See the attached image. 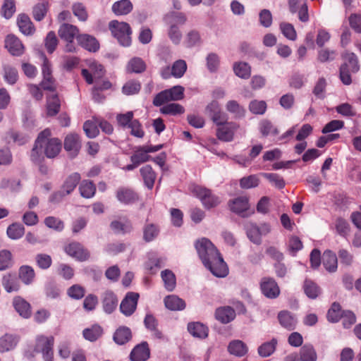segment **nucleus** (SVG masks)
I'll use <instances>...</instances> for the list:
<instances>
[{
  "instance_id": "28",
  "label": "nucleus",
  "mask_w": 361,
  "mask_h": 361,
  "mask_svg": "<svg viewBox=\"0 0 361 361\" xmlns=\"http://www.w3.org/2000/svg\"><path fill=\"white\" fill-rule=\"evenodd\" d=\"M280 324L288 331L294 330L296 327L298 319L294 314L288 311H281L278 314Z\"/></svg>"
},
{
  "instance_id": "39",
  "label": "nucleus",
  "mask_w": 361,
  "mask_h": 361,
  "mask_svg": "<svg viewBox=\"0 0 361 361\" xmlns=\"http://www.w3.org/2000/svg\"><path fill=\"white\" fill-rule=\"evenodd\" d=\"M140 174L143 178L145 185L152 189L156 179V174L150 165H145L140 169Z\"/></svg>"
},
{
  "instance_id": "16",
  "label": "nucleus",
  "mask_w": 361,
  "mask_h": 361,
  "mask_svg": "<svg viewBox=\"0 0 361 361\" xmlns=\"http://www.w3.org/2000/svg\"><path fill=\"white\" fill-rule=\"evenodd\" d=\"M81 148L80 137L78 134L70 133L65 137L64 149L71 157H75Z\"/></svg>"
},
{
  "instance_id": "4",
  "label": "nucleus",
  "mask_w": 361,
  "mask_h": 361,
  "mask_svg": "<svg viewBox=\"0 0 361 361\" xmlns=\"http://www.w3.org/2000/svg\"><path fill=\"white\" fill-rule=\"evenodd\" d=\"M360 70L357 56L354 53H347L344 56V63L341 66L339 75L341 82L349 85L352 82L351 73Z\"/></svg>"
},
{
  "instance_id": "34",
  "label": "nucleus",
  "mask_w": 361,
  "mask_h": 361,
  "mask_svg": "<svg viewBox=\"0 0 361 361\" xmlns=\"http://www.w3.org/2000/svg\"><path fill=\"white\" fill-rule=\"evenodd\" d=\"M247 345L240 340L231 341L228 346V351L230 354L237 357H243L247 353Z\"/></svg>"
},
{
  "instance_id": "11",
  "label": "nucleus",
  "mask_w": 361,
  "mask_h": 361,
  "mask_svg": "<svg viewBox=\"0 0 361 361\" xmlns=\"http://www.w3.org/2000/svg\"><path fill=\"white\" fill-rule=\"evenodd\" d=\"M139 297V294L134 292H128L126 295L120 305V310L125 316H131L135 312Z\"/></svg>"
},
{
  "instance_id": "51",
  "label": "nucleus",
  "mask_w": 361,
  "mask_h": 361,
  "mask_svg": "<svg viewBox=\"0 0 361 361\" xmlns=\"http://www.w3.org/2000/svg\"><path fill=\"white\" fill-rule=\"evenodd\" d=\"M82 334L86 340L94 341L102 336V329L99 325H93L90 328L84 329Z\"/></svg>"
},
{
  "instance_id": "21",
  "label": "nucleus",
  "mask_w": 361,
  "mask_h": 361,
  "mask_svg": "<svg viewBox=\"0 0 361 361\" xmlns=\"http://www.w3.org/2000/svg\"><path fill=\"white\" fill-rule=\"evenodd\" d=\"M5 47L13 56H20L24 52V46L21 41L13 35H8L5 40Z\"/></svg>"
},
{
  "instance_id": "38",
  "label": "nucleus",
  "mask_w": 361,
  "mask_h": 361,
  "mask_svg": "<svg viewBox=\"0 0 361 361\" xmlns=\"http://www.w3.org/2000/svg\"><path fill=\"white\" fill-rule=\"evenodd\" d=\"M81 179V176L78 173H73L71 174L66 179L61 190L67 195L71 194L76 188Z\"/></svg>"
},
{
  "instance_id": "60",
  "label": "nucleus",
  "mask_w": 361,
  "mask_h": 361,
  "mask_svg": "<svg viewBox=\"0 0 361 361\" xmlns=\"http://www.w3.org/2000/svg\"><path fill=\"white\" fill-rule=\"evenodd\" d=\"M13 265L12 254L7 250L0 251V271L6 270Z\"/></svg>"
},
{
  "instance_id": "43",
  "label": "nucleus",
  "mask_w": 361,
  "mask_h": 361,
  "mask_svg": "<svg viewBox=\"0 0 361 361\" xmlns=\"http://www.w3.org/2000/svg\"><path fill=\"white\" fill-rule=\"evenodd\" d=\"M131 337V331L126 326L119 327L114 334V341L119 345L126 343L130 340Z\"/></svg>"
},
{
  "instance_id": "23",
  "label": "nucleus",
  "mask_w": 361,
  "mask_h": 361,
  "mask_svg": "<svg viewBox=\"0 0 361 361\" xmlns=\"http://www.w3.org/2000/svg\"><path fill=\"white\" fill-rule=\"evenodd\" d=\"M18 277L21 283L25 286H30L35 280L36 274L35 269L31 266L22 265L18 268Z\"/></svg>"
},
{
  "instance_id": "30",
  "label": "nucleus",
  "mask_w": 361,
  "mask_h": 361,
  "mask_svg": "<svg viewBox=\"0 0 361 361\" xmlns=\"http://www.w3.org/2000/svg\"><path fill=\"white\" fill-rule=\"evenodd\" d=\"M110 228L115 233L118 234L128 233L133 229L131 221L126 218H123L122 220H114L111 221Z\"/></svg>"
},
{
  "instance_id": "41",
  "label": "nucleus",
  "mask_w": 361,
  "mask_h": 361,
  "mask_svg": "<svg viewBox=\"0 0 361 361\" xmlns=\"http://www.w3.org/2000/svg\"><path fill=\"white\" fill-rule=\"evenodd\" d=\"M150 158L151 157L148 155V152L145 147L140 146L135 149L133 154L130 157V161L139 166L140 164L149 161Z\"/></svg>"
},
{
  "instance_id": "55",
  "label": "nucleus",
  "mask_w": 361,
  "mask_h": 361,
  "mask_svg": "<svg viewBox=\"0 0 361 361\" xmlns=\"http://www.w3.org/2000/svg\"><path fill=\"white\" fill-rule=\"evenodd\" d=\"M259 130L264 136L267 135H276L279 134V130L272 123L268 120H263L259 123Z\"/></svg>"
},
{
  "instance_id": "36",
  "label": "nucleus",
  "mask_w": 361,
  "mask_h": 361,
  "mask_svg": "<svg viewBox=\"0 0 361 361\" xmlns=\"http://www.w3.org/2000/svg\"><path fill=\"white\" fill-rule=\"evenodd\" d=\"M164 304L167 309L172 311L183 310L185 307V301L175 295L166 296Z\"/></svg>"
},
{
  "instance_id": "24",
  "label": "nucleus",
  "mask_w": 361,
  "mask_h": 361,
  "mask_svg": "<svg viewBox=\"0 0 361 361\" xmlns=\"http://www.w3.org/2000/svg\"><path fill=\"white\" fill-rule=\"evenodd\" d=\"M235 311L230 306L219 307L215 311V318L222 324H228L235 318Z\"/></svg>"
},
{
  "instance_id": "32",
  "label": "nucleus",
  "mask_w": 361,
  "mask_h": 361,
  "mask_svg": "<svg viewBox=\"0 0 361 361\" xmlns=\"http://www.w3.org/2000/svg\"><path fill=\"white\" fill-rule=\"evenodd\" d=\"M202 43L201 35L197 30L192 29L189 30L184 38L183 45L186 48H192L200 46Z\"/></svg>"
},
{
  "instance_id": "18",
  "label": "nucleus",
  "mask_w": 361,
  "mask_h": 361,
  "mask_svg": "<svg viewBox=\"0 0 361 361\" xmlns=\"http://www.w3.org/2000/svg\"><path fill=\"white\" fill-rule=\"evenodd\" d=\"M116 196L121 203L125 204H133L139 199L138 195L133 190L125 187L118 188Z\"/></svg>"
},
{
  "instance_id": "63",
  "label": "nucleus",
  "mask_w": 361,
  "mask_h": 361,
  "mask_svg": "<svg viewBox=\"0 0 361 361\" xmlns=\"http://www.w3.org/2000/svg\"><path fill=\"white\" fill-rule=\"evenodd\" d=\"M35 262L39 268L42 269H49L52 264V259L50 255L39 253L35 256Z\"/></svg>"
},
{
  "instance_id": "15",
  "label": "nucleus",
  "mask_w": 361,
  "mask_h": 361,
  "mask_svg": "<svg viewBox=\"0 0 361 361\" xmlns=\"http://www.w3.org/2000/svg\"><path fill=\"white\" fill-rule=\"evenodd\" d=\"M1 285L7 293L18 292L21 288V282L18 276L13 272L4 274L1 279Z\"/></svg>"
},
{
  "instance_id": "7",
  "label": "nucleus",
  "mask_w": 361,
  "mask_h": 361,
  "mask_svg": "<svg viewBox=\"0 0 361 361\" xmlns=\"http://www.w3.org/2000/svg\"><path fill=\"white\" fill-rule=\"evenodd\" d=\"M184 87L180 85L163 90L154 97L153 104L155 106H160L169 101L181 100L184 97Z\"/></svg>"
},
{
  "instance_id": "6",
  "label": "nucleus",
  "mask_w": 361,
  "mask_h": 361,
  "mask_svg": "<svg viewBox=\"0 0 361 361\" xmlns=\"http://www.w3.org/2000/svg\"><path fill=\"white\" fill-rule=\"evenodd\" d=\"M191 190L193 195L200 200L202 205L207 209L216 207L221 202L219 197L214 194L209 189L200 185H193Z\"/></svg>"
},
{
  "instance_id": "46",
  "label": "nucleus",
  "mask_w": 361,
  "mask_h": 361,
  "mask_svg": "<svg viewBox=\"0 0 361 361\" xmlns=\"http://www.w3.org/2000/svg\"><path fill=\"white\" fill-rule=\"evenodd\" d=\"M159 233V228L154 224H147L143 228V239L145 242L154 240Z\"/></svg>"
},
{
  "instance_id": "22",
  "label": "nucleus",
  "mask_w": 361,
  "mask_h": 361,
  "mask_svg": "<svg viewBox=\"0 0 361 361\" xmlns=\"http://www.w3.org/2000/svg\"><path fill=\"white\" fill-rule=\"evenodd\" d=\"M77 41L82 48L90 52H95L99 48V44L97 39L87 34L78 35Z\"/></svg>"
},
{
  "instance_id": "42",
  "label": "nucleus",
  "mask_w": 361,
  "mask_h": 361,
  "mask_svg": "<svg viewBox=\"0 0 361 361\" xmlns=\"http://www.w3.org/2000/svg\"><path fill=\"white\" fill-rule=\"evenodd\" d=\"M61 108V102L56 94L47 97V114L49 116L56 115Z\"/></svg>"
},
{
  "instance_id": "19",
  "label": "nucleus",
  "mask_w": 361,
  "mask_h": 361,
  "mask_svg": "<svg viewBox=\"0 0 361 361\" xmlns=\"http://www.w3.org/2000/svg\"><path fill=\"white\" fill-rule=\"evenodd\" d=\"M238 128V125L235 123H227L216 130L217 137L224 142H230L233 140L235 131Z\"/></svg>"
},
{
  "instance_id": "44",
  "label": "nucleus",
  "mask_w": 361,
  "mask_h": 361,
  "mask_svg": "<svg viewBox=\"0 0 361 361\" xmlns=\"http://www.w3.org/2000/svg\"><path fill=\"white\" fill-rule=\"evenodd\" d=\"M80 195L84 198H92L96 192V186L92 181L83 180L79 185Z\"/></svg>"
},
{
  "instance_id": "9",
  "label": "nucleus",
  "mask_w": 361,
  "mask_h": 361,
  "mask_svg": "<svg viewBox=\"0 0 361 361\" xmlns=\"http://www.w3.org/2000/svg\"><path fill=\"white\" fill-rule=\"evenodd\" d=\"M53 345V336L46 337L44 336H39L37 338L35 349L37 351L42 352L44 361H52Z\"/></svg>"
},
{
  "instance_id": "26",
  "label": "nucleus",
  "mask_w": 361,
  "mask_h": 361,
  "mask_svg": "<svg viewBox=\"0 0 361 361\" xmlns=\"http://www.w3.org/2000/svg\"><path fill=\"white\" fill-rule=\"evenodd\" d=\"M17 25L20 31L25 35H32L35 33V26L30 17L25 13L18 15Z\"/></svg>"
},
{
  "instance_id": "2",
  "label": "nucleus",
  "mask_w": 361,
  "mask_h": 361,
  "mask_svg": "<svg viewBox=\"0 0 361 361\" xmlns=\"http://www.w3.org/2000/svg\"><path fill=\"white\" fill-rule=\"evenodd\" d=\"M51 131L45 129L42 131L32 149L31 159L35 163H40L44 153L48 158H54L61 151V142L58 138H49Z\"/></svg>"
},
{
  "instance_id": "45",
  "label": "nucleus",
  "mask_w": 361,
  "mask_h": 361,
  "mask_svg": "<svg viewBox=\"0 0 361 361\" xmlns=\"http://www.w3.org/2000/svg\"><path fill=\"white\" fill-rule=\"evenodd\" d=\"M278 341L276 338H272L270 341L262 343L258 348V353L261 357H267L272 355L276 348Z\"/></svg>"
},
{
  "instance_id": "53",
  "label": "nucleus",
  "mask_w": 361,
  "mask_h": 361,
  "mask_svg": "<svg viewBox=\"0 0 361 361\" xmlns=\"http://www.w3.org/2000/svg\"><path fill=\"white\" fill-rule=\"evenodd\" d=\"M233 71L236 75L241 78L247 79L250 75V66L244 62L235 63Z\"/></svg>"
},
{
  "instance_id": "3",
  "label": "nucleus",
  "mask_w": 361,
  "mask_h": 361,
  "mask_svg": "<svg viewBox=\"0 0 361 361\" xmlns=\"http://www.w3.org/2000/svg\"><path fill=\"white\" fill-rule=\"evenodd\" d=\"M187 20L188 18L183 12L171 11L164 17V21L168 27V37L175 45L181 42L183 33L180 27L184 25Z\"/></svg>"
},
{
  "instance_id": "1",
  "label": "nucleus",
  "mask_w": 361,
  "mask_h": 361,
  "mask_svg": "<svg viewBox=\"0 0 361 361\" xmlns=\"http://www.w3.org/2000/svg\"><path fill=\"white\" fill-rule=\"evenodd\" d=\"M195 246L202 264L214 276L223 278L228 275V269L226 262L209 239L202 238L196 241Z\"/></svg>"
},
{
  "instance_id": "31",
  "label": "nucleus",
  "mask_w": 361,
  "mask_h": 361,
  "mask_svg": "<svg viewBox=\"0 0 361 361\" xmlns=\"http://www.w3.org/2000/svg\"><path fill=\"white\" fill-rule=\"evenodd\" d=\"M18 341L19 337L16 335L6 334L0 338V352L4 353L13 350Z\"/></svg>"
},
{
  "instance_id": "50",
  "label": "nucleus",
  "mask_w": 361,
  "mask_h": 361,
  "mask_svg": "<svg viewBox=\"0 0 361 361\" xmlns=\"http://www.w3.org/2000/svg\"><path fill=\"white\" fill-rule=\"evenodd\" d=\"M160 111L163 114L176 116L182 114L185 112L183 106L177 103H170L163 106L160 109Z\"/></svg>"
},
{
  "instance_id": "29",
  "label": "nucleus",
  "mask_w": 361,
  "mask_h": 361,
  "mask_svg": "<svg viewBox=\"0 0 361 361\" xmlns=\"http://www.w3.org/2000/svg\"><path fill=\"white\" fill-rule=\"evenodd\" d=\"M145 326L152 332V336L157 339L162 340L164 336L161 331L158 329V321L151 314H146L144 319Z\"/></svg>"
},
{
  "instance_id": "49",
  "label": "nucleus",
  "mask_w": 361,
  "mask_h": 361,
  "mask_svg": "<svg viewBox=\"0 0 361 361\" xmlns=\"http://www.w3.org/2000/svg\"><path fill=\"white\" fill-rule=\"evenodd\" d=\"M161 276L164 283L165 288L169 291H172L175 288L176 284L174 274L171 270L166 269L161 271Z\"/></svg>"
},
{
  "instance_id": "33",
  "label": "nucleus",
  "mask_w": 361,
  "mask_h": 361,
  "mask_svg": "<svg viewBox=\"0 0 361 361\" xmlns=\"http://www.w3.org/2000/svg\"><path fill=\"white\" fill-rule=\"evenodd\" d=\"M322 260L324 268L329 272H334L338 267V259L335 253L330 250L325 251Z\"/></svg>"
},
{
  "instance_id": "25",
  "label": "nucleus",
  "mask_w": 361,
  "mask_h": 361,
  "mask_svg": "<svg viewBox=\"0 0 361 361\" xmlns=\"http://www.w3.org/2000/svg\"><path fill=\"white\" fill-rule=\"evenodd\" d=\"M78 32L79 30L76 26L68 23L62 24L59 30V37L67 42H73L74 38H77L79 35Z\"/></svg>"
},
{
  "instance_id": "10",
  "label": "nucleus",
  "mask_w": 361,
  "mask_h": 361,
  "mask_svg": "<svg viewBox=\"0 0 361 361\" xmlns=\"http://www.w3.org/2000/svg\"><path fill=\"white\" fill-rule=\"evenodd\" d=\"M228 206L233 212L243 217H247L255 212L254 210L248 212L250 204L247 197H238L230 200Z\"/></svg>"
},
{
  "instance_id": "56",
  "label": "nucleus",
  "mask_w": 361,
  "mask_h": 361,
  "mask_svg": "<svg viewBox=\"0 0 361 361\" xmlns=\"http://www.w3.org/2000/svg\"><path fill=\"white\" fill-rule=\"evenodd\" d=\"M300 355L302 361H315L316 354L312 345H304L300 349Z\"/></svg>"
},
{
  "instance_id": "64",
  "label": "nucleus",
  "mask_w": 361,
  "mask_h": 361,
  "mask_svg": "<svg viewBox=\"0 0 361 361\" xmlns=\"http://www.w3.org/2000/svg\"><path fill=\"white\" fill-rule=\"evenodd\" d=\"M58 42L59 40L55 32L54 31H50L47 34L44 40L45 47L49 54H52L55 51L58 45Z\"/></svg>"
},
{
  "instance_id": "14",
  "label": "nucleus",
  "mask_w": 361,
  "mask_h": 361,
  "mask_svg": "<svg viewBox=\"0 0 361 361\" xmlns=\"http://www.w3.org/2000/svg\"><path fill=\"white\" fill-rule=\"evenodd\" d=\"M42 70L43 75V80L41 82L42 87L45 90L55 91L56 84L51 75V63L45 56L44 58Z\"/></svg>"
},
{
  "instance_id": "12",
  "label": "nucleus",
  "mask_w": 361,
  "mask_h": 361,
  "mask_svg": "<svg viewBox=\"0 0 361 361\" xmlns=\"http://www.w3.org/2000/svg\"><path fill=\"white\" fill-rule=\"evenodd\" d=\"M260 288L263 295L267 298H276L280 294V289L275 280L270 277H264L260 282Z\"/></svg>"
},
{
  "instance_id": "35",
  "label": "nucleus",
  "mask_w": 361,
  "mask_h": 361,
  "mask_svg": "<svg viewBox=\"0 0 361 361\" xmlns=\"http://www.w3.org/2000/svg\"><path fill=\"white\" fill-rule=\"evenodd\" d=\"M15 310L23 318H29L31 315L30 305L20 297H16L13 302Z\"/></svg>"
},
{
  "instance_id": "48",
  "label": "nucleus",
  "mask_w": 361,
  "mask_h": 361,
  "mask_svg": "<svg viewBox=\"0 0 361 361\" xmlns=\"http://www.w3.org/2000/svg\"><path fill=\"white\" fill-rule=\"evenodd\" d=\"M6 233L9 238L18 240L24 235L25 228L19 223H13L8 227Z\"/></svg>"
},
{
  "instance_id": "47",
  "label": "nucleus",
  "mask_w": 361,
  "mask_h": 361,
  "mask_svg": "<svg viewBox=\"0 0 361 361\" xmlns=\"http://www.w3.org/2000/svg\"><path fill=\"white\" fill-rule=\"evenodd\" d=\"M98 126V118H93L92 120H88L85 122L83 130L88 137L94 138L99 134Z\"/></svg>"
},
{
  "instance_id": "62",
  "label": "nucleus",
  "mask_w": 361,
  "mask_h": 361,
  "mask_svg": "<svg viewBox=\"0 0 361 361\" xmlns=\"http://www.w3.org/2000/svg\"><path fill=\"white\" fill-rule=\"evenodd\" d=\"M335 227L337 233L343 237H347L350 233V225L348 222L342 218H338L335 222Z\"/></svg>"
},
{
  "instance_id": "52",
  "label": "nucleus",
  "mask_w": 361,
  "mask_h": 361,
  "mask_svg": "<svg viewBox=\"0 0 361 361\" xmlns=\"http://www.w3.org/2000/svg\"><path fill=\"white\" fill-rule=\"evenodd\" d=\"M141 89V84L135 80H130L126 82L123 87L122 92L126 95H133L137 94Z\"/></svg>"
},
{
  "instance_id": "40",
  "label": "nucleus",
  "mask_w": 361,
  "mask_h": 361,
  "mask_svg": "<svg viewBox=\"0 0 361 361\" xmlns=\"http://www.w3.org/2000/svg\"><path fill=\"white\" fill-rule=\"evenodd\" d=\"M188 330L195 337L204 338L208 336V329L200 322L189 323Z\"/></svg>"
},
{
  "instance_id": "59",
  "label": "nucleus",
  "mask_w": 361,
  "mask_h": 361,
  "mask_svg": "<svg viewBox=\"0 0 361 361\" xmlns=\"http://www.w3.org/2000/svg\"><path fill=\"white\" fill-rule=\"evenodd\" d=\"M342 311L340 304L334 302L327 313L328 320L331 322H338L341 318Z\"/></svg>"
},
{
  "instance_id": "57",
  "label": "nucleus",
  "mask_w": 361,
  "mask_h": 361,
  "mask_svg": "<svg viewBox=\"0 0 361 361\" xmlns=\"http://www.w3.org/2000/svg\"><path fill=\"white\" fill-rule=\"evenodd\" d=\"M226 108L228 111L235 114V116L237 118H242L245 116V109L235 100L228 101Z\"/></svg>"
},
{
  "instance_id": "5",
  "label": "nucleus",
  "mask_w": 361,
  "mask_h": 361,
  "mask_svg": "<svg viewBox=\"0 0 361 361\" xmlns=\"http://www.w3.org/2000/svg\"><path fill=\"white\" fill-rule=\"evenodd\" d=\"M109 27L112 35L122 46L128 47L130 45L132 31L128 23L111 20L109 23Z\"/></svg>"
},
{
  "instance_id": "13",
  "label": "nucleus",
  "mask_w": 361,
  "mask_h": 361,
  "mask_svg": "<svg viewBox=\"0 0 361 361\" xmlns=\"http://www.w3.org/2000/svg\"><path fill=\"white\" fill-rule=\"evenodd\" d=\"M65 252L71 257L75 258L78 261H85L90 257V253L82 244L78 242L69 243L65 247Z\"/></svg>"
},
{
  "instance_id": "17",
  "label": "nucleus",
  "mask_w": 361,
  "mask_h": 361,
  "mask_svg": "<svg viewBox=\"0 0 361 361\" xmlns=\"http://www.w3.org/2000/svg\"><path fill=\"white\" fill-rule=\"evenodd\" d=\"M211 119L219 127L227 123V116L221 111L219 105L216 102H212L207 106Z\"/></svg>"
},
{
  "instance_id": "20",
  "label": "nucleus",
  "mask_w": 361,
  "mask_h": 361,
  "mask_svg": "<svg viewBox=\"0 0 361 361\" xmlns=\"http://www.w3.org/2000/svg\"><path fill=\"white\" fill-rule=\"evenodd\" d=\"M149 357L150 350L146 341L137 345L130 354V358L132 361H146Z\"/></svg>"
},
{
  "instance_id": "58",
  "label": "nucleus",
  "mask_w": 361,
  "mask_h": 361,
  "mask_svg": "<svg viewBox=\"0 0 361 361\" xmlns=\"http://www.w3.org/2000/svg\"><path fill=\"white\" fill-rule=\"evenodd\" d=\"M337 55L336 51L323 48L317 51V60L322 63L330 62L334 61Z\"/></svg>"
},
{
  "instance_id": "37",
  "label": "nucleus",
  "mask_w": 361,
  "mask_h": 361,
  "mask_svg": "<svg viewBox=\"0 0 361 361\" xmlns=\"http://www.w3.org/2000/svg\"><path fill=\"white\" fill-rule=\"evenodd\" d=\"M133 8V6L130 0H120L112 5V11L117 16L127 15Z\"/></svg>"
},
{
  "instance_id": "8",
  "label": "nucleus",
  "mask_w": 361,
  "mask_h": 361,
  "mask_svg": "<svg viewBox=\"0 0 361 361\" xmlns=\"http://www.w3.org/2000/svg\"><path fill=\"white\" fill-rule=\"evenodd\" d=\"M245 230L249 240L254 244L259 245L262 241V236L270 233L271 226L267 223L258 226L255 223L249 221L245 224Z\"/></svg>"
},
{
  "instance_id": "54",
  "label": "nucleus",
  "mask_w": 361,
  "mask_h": 361,
  "mask_svg": "<svg viewBox=\"0 0 361 361\" xmlns=\"http://www.w3.org/2000/svg\"><path fill=\"white\" fill-rule=\"evenodd\" d=\"M171 70L173 77L176 78H182L187 71L186 62L183 59L176 61L171 66Z\"/></svg>"
},
{
  "instance_id": "61",
  "label": "nucleus",
  "mask_w": 361,
  "mask_h": 361,
  "mask_svg": "<svg viewBox=\"0 0 361 361\" xmlns=\"http://www.w3.org/2000/svg\"><path fill=\"white\" fill-rule=\"evenodd\" d=\"M128 67L131 72L140 73L145 71L146 64L142 59L135 57L129 61Z\"/></svg>"
},
{
  "instance_id": "27",
  "label": "nucleus",
  "mask_w": 361,
  "mask_h": 361,
  "mask_svg": "<svg viewBox=\"0 0 361 361\" xmlns=\"http://www.w3.org/2000/svg\"><path fill=\"white\" fill-rule=\"evenodd\" d=\"M102 302L104 311L107 314H111L117 307L118 299L112 291L107 290L102 295Z\"/></svg>"
}]
</instances>
